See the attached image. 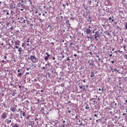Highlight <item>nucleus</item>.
Here are the masks:
<instances>
[{"instance_id": "obj_1", "label": "nucleus", "mask_w": 127, "mask_h": 127, "mask_svg": "<svg viewBox=\"0 0 127 127\" xmlns=\"http://www.w3.org/2000/svg\"><path fill=\"white\" fill-rule=\"evenodd\" d=\"M28 59H30V60L32 62V63H37L38 62L39 59L38 58L36 57L35 55H31L30 56V58H28Z\"/></svg>"}, {"instance_id": "obj_2", "label": "nucleus", "mask_w": 127, "mask_h": 127, "mask_svg": "<svg viewBox=\"0 0 127 127\" xmlns=\"http://www.w3.org/2000/svg\"><path fill=\"white\" fill-rule=\"evenodd\" d=\"M93 36L94 37V39L96 41H98V40H99V39H98V37L100 36V32H99V31H96L95 33V34L93 35Z\"/></svg>"}, {"instance_id": "obj_3", "label": "nucleus", "mask_w": 127, "mask_h": 127, "mask_svg": "<svg viewBox=\"0 0 127 127\" xmlns=\"http://www.w3.org/2000/svg\"><path fill=\"white\" fill-rule=\"evenodd\" d=\"M6 118H7V113L5 112L3 113L1 115V121H4Z\"/></svg>"}, {"instance_id": "obj_4", "label": "nucleus", "mask_w": 127, "mask_h": 127, "mask_svg": "<svg viewBox=\"0 0 127 127\" xmlns=\"http://www.w3.org/2000/svg\"><path fill=\"white\" fill-rule=\"evenodd\" d=\"M16 108H17V105H13V107L10 108V110L13 113L16 112Z\"/></svg>"}, {"instance_id": "obj_5", "label": "nucleus", "mask_w": 127, "mask_h": 127, "mask_svg": "<svg viewBox=\"0 0 127 127\" xmlns=\"http://www.w3.org/2000/svg\"><path fill=\"white\" fill-rule=\"evenodd\" d=\"M47 56L44 58V60L46 62L48 61V59H49V57H50V54H48V53H46Z\"/></svg>"}, {"instance_id": "obj_6", "label": "nucleus", "mask_w": 127, "mask_h": 127, "mask_svg": "<svg viewBox=\"0 0 127 127\" xmlns=\"http://www.w3.org/2000/svg\"><path fill=\"white\" fill-rule=\"evenodd\" d=\"M89 66H94V61L90 60L88 61Z\"/></svg>"}, {"instance_id": "obj_7", "label": "nucleus", "mask_w": 127, "mask_h": 127, "mask_svg": "<svg viewBox=\"0 0 127 127\" xmlns=\"http://www.w3.org/2000/svg\"><path fill=\"white\" fill-rule=\"evenodd\" d=\"M3 48L6 49H9L10 48V44H6V45L3 46Z\"/></svg>"}, {"instance_id": "obj_8", "label": "nucleus", "mask_w": 127, "mask_h": 127, "mask_svg": "<svg viewBox=\"0 0 127 127\" xmlns=\"http://www.w3.org/2000/svg\"><path fill=\"white\" fill-rule=\"evenodd\" d=\"M70 45L71 46V49H72L73 50H74V49H75V45H76V43L74 44L73 43H71L70 44Z\"/></svg>"}, {"instance_id": "obj_9", "label": "nucleus", "mask_w": 127, "mask_h": 127, "mask_svg": "<svg viewBox=\"0 0 127 127\" xmlns=\"http://www.w3.org/2000/svg\"><path fill=\"white\" fill-rule=\"evenodd\" d=\"M10 120H9L8 119H6L5 120V123L7 124V125H9L10 123H11V117L10 118Z\"/></svg>"}, {"instance_id": "obj_10", "label": "nucleus", "mask_w": 127, "mask_h": 127, "mask_svg": "<svg viewBox=\"0 0 127 127\" xmlns=\"http://www.w3.org/2000/svg\"><path fill=\"white\" fill-rule=\"evenodd\" d=\"M48 67H47V64H46L45 66H43L42 68V71H46V70H48Z\"/></svg>"}, {"instance_id": "obj_11", "label": "nucleus", "mask_w": 127, "mask_h": 127, "mask_svg": "<svg viewBox=\"0 0 127 127\" xmlns=\"http://www.w3.org/2000/svg\"><path fill=\"white\" fill-rule=\"evenodd\" d=\"M91 32H92V30H91V29H90L89 28H87L86 30V34H90V33H91Z\"/></svg>"}, {"instance_id": "obj_12", "label": "nucleus", "mask_w": 127, "mask_h": 127, "mask_svg": "<svg viewBox=\"0 0 127 127\" xmlns=\"http://www.w3.org/2000/svg\"><path fill=\"white\" fill-rule=\"evenodd\" d=\"M20 41L18 40H17L15 42V45H18V46H20Z\"/></svg>"}, {"instance_id": "obj_13", "label": "nucleus", "mask_w": 127, "mask_h": 127, "mask_svg": "<svg viewBox=\"0 0 127 127\" xmlns=\"http://www.w3.org/2000/svg\"><path fill=\"white\" fill-rule=\"evenodd\" d=\"M105 34L108 35V36H110L111 35V33H110L109 31H108V30H106L104 32Z\"/></svg>"}, {"instance_id": "obj_14", "label": "nucleus", "mask_w": 127, "mask_h": 127, "mask_svg": "<svg viewBox=\"0 0 127 127\" xmlns=\"http://www.w3.org/2000/svg\"><path fill=\"white\" fill-rule=\"evenodd\" d=\"M18 49V52H19V54H21V53L22 52V48L20 47Z\"/></svg>"}, {"instance_id": "obj_15", "label": "nucleus", "mask_w": 127, "mask_h": 127, "mask_svg": "<svg viewBox=\"0 0 127 127\" xmlns=\"http://www.w3.org/2000/svg\"><path fill=\"white\" fill-rule=\"evenodd\" d=\"M95 2H96V7H98V6H99V3H100V1H99V0H96V1H95Z\"/></svg>"}, {"instance_id": "obj_16", "label": "nucleus", "mask_w": 127, "mask_h": 127, "mask_svg": "<svg viewBox=\"0 0 127 127\" xmlns=\"http://www.w3.org/2000/svg\"><path fill=\"white\" fill-rule=\"evenodd\" d=\"M78 87L79 89H83V87H84V85L82 84L80 85V83H78Z\"/></svg>"}, {"instance_id": "obj_17", "label": "nucleus", "mask_w": 127, "mask_h": 127, "mask_svg": "<svg viewBox=\"0 0 127 127\" xmlns=\"http://www.w3.org/2000/svg\"><path fill=\"white\" fill-rule=\"evenodd\" d=\"M83 8H84V9H85V10H87V9H88V6L85 5V4H83Z\"/></svg>"}, {"instance_id": "obj_18", "label": "nucleus", "mask_w": 127, "mask_h": 127, "mask_svg": "<svg viewBox=\"0 0 127 127\" xmlns=\"http://www.w3.org/2000/svg\"><path fill=\"white\" fill-rule=\"evenodd\" d=\"M91 78H93V77H95V74H94V72H91V75H90Z\"/></svg>"}, {"instance_id": "obj_19", "label": "nucleus", "mask_w": 127, "mask_h": 127, "mask_svg": "<svg viewBox=\"0 0 127 127\" xmlns=\"http://www.w3.org/2000/svg\"><path fill=\"white\" fill-rule=\"evenodd\" d=\"M44 110H45V109H44V108H42L41 109V112H42V113H43V114H44Z\"/></svg>"}, {"instance_id": "obj_20", "label": "nucleus", "mask_w": 127, "mask_h": 127, "mask_svg": "<svg viewBox=\"0 0 127 127\" xmlns=\"http://www.w3.org/2000/svg\"><path fill=\"white\" fill-rule=\"evenodd\" d=\"M123 116H125L124 118H125V119H127V114L126 113H123Z\"/></svg>"}, {"instance_id": "obj_21", "label": "nucleus", "mask_w": 127, "mask_h": 127, "mask_svg": "<svg viewBox=\"0 0 127 127\" xmlns=\"http://www.w3.org/2000/svg\"><path fill=\"white\" fill-rule=\"evenodd\" d=\"M7 11V10L6 9L3 10V14H4V13H6Z\"/></svg>"}, {"instance_id": "obj_22", "label": "nucleus", "mask_w": 127, "mask_h": 127, "mask_svg": "<svg viewBox=\"0 0 127 127\" xmlns=\"http://www.w3.org/2000/svg\"><path fill=\"white\" fill-rule=\"evenodd\" d=\"M114 71H115V72H117V73H118V72H120V70H118V69H117V68L114 69Z\"/></svg>"}, {"instance_id": "obj_23", "label": "nucleus", "mask_w": 127, "mask_h": 127, "mask_svg": "<svg viewBox=\"0 0 127 127\" xmlns=\"http://www.w3.org/2000/svg\"><path fill=\"white\" fill-rule=\"evenodd\" d=\"M32 67H34V68H36V66H37V64H33L32 65Z\"/></svg>"}, {"instance_id": "obj_24", "label": "nucleus", "mask_w": 127, "mask_h": 127, "mask_svg": "<svg viewBox=\"0 0 127 127\" xmlns=\"http://www.w3.org/2000/svg\"><path fill=\"white\" fill-rule=\"evenodd\" d=\"M22 75V73H21V72H20L17 75V77H18V76H19V77H21V75Z\"/></svg>"}, {"instance_id": "obj_25", "label": "nucleus", "mask_w": 127, "mask_h": 127, "mask_svg": "<svg viewBox=\"0 0 127 127\" xmlns=\"http://www.w3.org/2000/svg\"><path fill=\"white\" fill-rule=\"evenodd\" d=\"M15 95H16V92H13V93L12 94V96L13 97H14V96H15Z\"/></svg>"}, {"instance_id": "obj_26", "label": "nucleus", "mask_w": 127, "mask_h": 127, "mask_svg": "<svg viewBox=\"0 0 127 127\" xmlns=\"http://www.w3.org/2000/svg\"><path fill=\"white\" fill-rule=\"evenodd\" d=\"M25 112L24 111L22 112V116L23 117H25Z\"/></svg>"}, {"instance_id": "obj_27", "label": "nucleus", "mask_w": 127, "mask_h": 127, "mask_svg": "<svg viewBox=\"0 0 127 127\" xmlns=\"http://www.w3.org/2000/svg\"><path fill=\"white\" fill-rule=\"evenodd\" d=\"M28 1H29V2H30V4H32V0H28Z\"/></svg>"}, {"instance_id": "obj_28", "label": "nucleus", "mask_w": 127, "mask_h": 127, "mask_svg": "<svg viewBox=\"0 0 127 127\" xmlns=\"http://www.w3.org/2000/svg\"><path fill=\"white\" fill-rule=\"evenodd\" d=\"M124 58L125 59H127V55H124Z\"/></svg>"}, {"instance_id": "obj_29", "label": "nucleus", "mask_w": 127, "mask_h": 127, "mask_svg": "<svg viewBox=\"0 0 127 127\" xmlns=\"http://www.w3.org/2000/svg\"><path fill=\"white\" fill-rule=\"evenodd\" d=\"M98 114H94V117H95V118H98Z\"/></svg>"}, {"instance_id": "obj_30", "label": "nucleus", "mask_w": 127, "mask_h": 127, "mask_svg": "<svg viewBox=\"0 0 127 127\" xmlns=\"http://www.w3.org/2000/svg\"><path fill=\"white\" fill-rule=\"evenodd\" d=\"M6 14L7 15H9V12H8V10H7V12H6Z\"/></svg>"}, {"instance_id": "obj_31", "label": "nucleus", "mask_w": 127, "mask_h": 127, "mask_svg": "<svg viewBox=\"0 0 127 127\" xmlns=\"http://www.w3.org/2000/svg\"><path fill=\"white\" fill-rule=\"evenodd\" d=\"M6 14L7 15H9V12H8V10H7V12H6Z\"/></svg>"}, {"instance_id": "obj_32", "label": "nucleus", "mask_w": 127, "mask_h": 127, "mask_svg": "<svg viewBox=\"0 0 127 127\" xmlns=\"http://www.w3.org/2000/svg\"><path fill=\"white\" fill-rule=\"evenodd\" d=\"M15 48H16V49H18L19 48V47L17 46H15Z\"/></svg>"}, {"instance_id": "obj_33", "label": "nucleus", "mask_w": 127, "mask_h": 127, "mask_svg": "<svg viewBox=\"0 0 127 127\" xmlns=\"http://www.w3.org/2000/svg\"><path fill=\"white\" fill-rule=\"evenodd\" d=\"M86 38H87V39H92V37H87Z\"/></svg>"}, {"instance_id": "obj_34", "label": "nucleus", "mask_w": 127, "mask_h": 127, "mask_svg": "<svg viewBox=\"0 0 127 127\" xmlns=\"http://www.w3.org/2000/svg\"><path fill=\"white\" fill-rule=\"evenodd\" d=\"M107 20H112V18L111 17H109V18L107 19Z\"/></svg>"}, {"instance_id": "obj_35", "label": "nucleus", "mask_w": 127, "mask_h": 127, "mask_svg": "<svg viewBox=\"0 0 127 127\" xmlns=\"http://www.w3.org/2000/svg\"><path fill=\"white\" fill-rule=\"evenodd\" d=\"M125 28L126 29H127V23H126L125 24Z\"/></svg>"}, {"instance_id": "obj_36", "label": "nucleus", "mask_w": 127, "mask_h": 127, "mask_svg": "<svg viewBox=\"0 0 127 127\" xmlns=\"http://www.w3.org/2000/svg\"><path fill=\"white\" fill-rule=\"evenodd\" d=\"M6 25L7 26L8 25H9V23L8 22L6 23Z\"/></svg>"}, {"instance_id": "obj_37", "label": "nucleus", "mask_w": 127, "mask_h": 127, "mask_svg": "<svg viewBox=\"0 0 127 127\" xmlns=\"http://www.w3.org/2000/svg\"><path fill=\"white\" fill-rule=\"evenodd\" d=\"M42 15H43L44 16H45L46 17H47V16H46V15L45 13H43Z\"/></svg>"}, {"instance_id": "obj_38", "label": "nucleus", "mask_w": 127, "mask_h": 127, "mask_svg": "<svg viewBox=\"0 0 127 127\" xmlns=\"http://www.w3.org/2000/svg\"><path fill=\"white\" fill-rule=\"evenodd\" d=\"M21 71V69H18L17 70V72H18V73H19V72H20Z\"/></svg>"}, {"instance_id": "obj_39", "label": "nucleus", "mask_w": 127, "mask_h": 127, "mask_svg": "<svg viewBox=\"0 0 127 127\" xmlns=\"http://www.w3.org/2000/svg\"><path fill=\"white\" fill-rule=\"evenodd\" d=\"M1 62H2V63H5V61H4V60H2L1 61Z\"/></svg>"}, {"instance_id": "obj_40", "label": "nucleus", "mask_w": 127, "mask_h": 127, "mask_svg": "<svg viewBox=\"0 0 127 127\" xmlns=\"http://www.w3.org/2000/svg\"><path fill=\"white\" fill-rule=\"evenodd\" d=\"M85 109H90V107H89L88 106V105L85 107Z\"/></svg>"}, {"instance_id": "obj_41", "label": "nucleus", "mask_w": 127, "mask_h": 127, "mask_svg": "<svg viewBox=\"0 0 127 127\" xmlns=\"http://www.w3.org/2000/svg\"><path fill=\"white\" fill-rule=\"evenodd\" d=\"M29 118H30V116L29 115L27 117V120H28V119H29Z\"/></svg>"}, {"instance_id": "obj_42", "label": "nucleus", "mask_w": 127, "mask_h": 127, "mask_svg": "<svg viewBox=\"0 0 127 127\" xmlns=\"http://www.w3.org/2000/svg\"><path fill=\"white\" fill-rule=\"evenodd\" d=\"M47 74H48L49 77H50V75H51L50 73L48 72Z\"/></svg>"}, {"instance_id": "obj_43", "label": "nucleus", "mask_w": 127, "mask_h": 127, "mask_svg": "<svg viewBox=\"0 0 127 127\" xmlns=\"http://www.w3.org/2000/svg\"><path fill=\"white\" fill-rule=\"evenodd\" d=\"M52 26H50V25H49L48 26V28H52Z\"/></svg>"}, {"instance_id": "obj_44", "label": "nucleus", "mask_w": 127, "mask_h": 127, "mask_svg": "<svg viewBox=\"0 0 127 127\" xmlns=\"http://www.w3.org/2000/svg\"><path fill=\"white\" fill-rule=\"evenodd\" d=\"M99 121H101V119L96 120V123H98Z\"/></svg>"}, {"instance_id": "obj_45", "label": "nucleus", "mask_w": 127, "mask_h": 127, "mask_svg": "<svg viewBox=\"0 0 127 127\" xmlns=\"http://www.w3.org/2000/svg\"><path fill=\"white\" fill-rule=\"evenodd\" d=\"M111 63H112V64H114V63H115V61H112Z\"/></svg>"}, {"instance_id": "obj_46", "label": "nucleus", "mask_w": 127, "mask_h": 127, "mask_svg": "<svg viewBox=\"0 0 127 127\" xmlns=\"http://www.w3.org/2000/svg\"><path fill=\"white\" fill-rule=\"evenodd\" d=\"M6 58H7V57L4 56V59L5 60V59H6Z\"/></svg>"}, {"instance_id": "obj_47", "label": "nucleus", "mask_w": 127, "mask_h": 127, "mask_svg": "<svg viewBox=\"0 0 127 127\" xmlns=\"http://www.w3.org/2000/svg\"><path fill=\"white\" fill-rule=\"evenodd\" d=\"M118 52H119V53H123V51H120V50H118Z\"/></svg>"}, {"instance_id": "obj_48", "label": "nucleus", "mask_w": 127, "mask_h": 127, "mask_svg": "<svg viewBox=\"0 0 127 127\" xmlns=\"http://www.w3.org/2000/svg\"><path fill=\"white\" fill-rule=\"evenodd\" d=\"M114 20L115 19H111V22H114Z\"/></svg>"}, {"instance_id": "obj_49", "label": "nucleus", "mask_w": 127, "mask_h": 127, "mask_svg": "<svg viewBox=\"0 0 127 127\" xmlns=\"http://www.w3.org/2000/svg\"><path fill=\"white\" fill-rule=\"evenodd\" d=\"M116 28H117V29H120V27H119V26H117V27H116Z\"/></svg>"}, {"instance_id": "obj_50", "label": "nucleus", "mask_w": 127, "mask_h": 127, "mask_svg": "<svg viewBox=\"0 0 127 127\" xmlns=\"http://www.w3.org/2000/svg\"><path fill=\"white\" fill-rule=\"evenodd\" d=\"M89 54H90V55H93V53L92 52H89Z\"/></svg>"}, {"instance_id": "obj_51", "label": "nucleus", "mask_w": 127, "mask_h": 127, "mask_svg": "<svg viewBox=\"0 0 127 127\" xmlns=\"http://www.w3.org/2000/svg\"><path fill=\"white\" fill-rule=\"evenodd\" d=\"M74 56L75 58H76V57H77V55H76V54H75L74 55Z\"/></svg>"}, {"instance_id": "obj_52", "label": "nucleus", "mask_w": 127, "mask_h": 127, "mask_svg": "<svg viewBox=\"0 0 127 127\" xmlns=\"http://www.w3.org/2000/svg\"><path fill=\"white\" fill-rule=\"evenodd\" d=\"M26 45H27V46H29L30 44H29V43H27Z\"/></svg>"}, {"instance_id": "obj_53", "label": "nucleus", "mask_w": 127, "mask_h": 127, "mask_svg": "<svg viewBox=\"0 0 127 127\" xmlns=\"http://www.w3.org/2000/svg\"><path fill=\"white\" fill-rule=\"evenodd\" d=\"M23 23H25V20L23 19Z\"/></svg>"}, {"instance_id": "obj_54", "label": "nucleus", "mask_w": 127, "mask_h": 127, "mask_svg": "<svg viewBox=\"0 0 127 127\" xmlns=\"http://www.w3.org/2000/svg\"><path fill=\"white\" fill-rule=\"evenodd\" d=\"M124 50H126V46H124Z\"/></svg>"}, {"instance_id": "obj_55", "label": "nucleus", "mask_w": 127, "mask_h": 127, "mask_svg": "<svg viewBox=\"0 0 127 127\" xmlns=\"http://www.w3.org/2000/svg\"><path fill=\"white\" fill-rule=\"evenodd\" d=\"M109 56H110V57H112V56H113V54H110V55H109Z\"/></svg>"}, {"instance_id": "obj_56", "label": "nucleus", "mask_w": 127, "mask_h": 127, "mask_svg": "<svg viewBox=\"0 0 127 127\" xmlns=\"http://www.w3.org/2000/svg\"><path fill=\"white\" fill-rule=\"evenodd\" d=\"M20 9V10H21V11H23V9H24L21 8V9Z\"/></svg>"}, {"instance_id": "obj_57", "label": "nucleus", "mask_w": 127, "mask_h": 127, "mask_svg": "<svg viewBox=\"0 0 127 127\" xmlns=\"http://www.w3.org/2000/svg\"><path fill=\"white\" fill-rule=\"evenodd\" d=\"M68 104H71V101H69L68 102Z\"/></svg>"}, {"instance_id": "obj_58", "label": "nucleus", "mask_w": 127, "mask_h": 127, "mask_svg": "<svg viewBox=\"0 0 127 127\" xmlns=\"http://www.w3.org/2000/svg\"><path fill=\"white\" fill-rule=\"evenodd\" d=\"M19 89H21V86L19 85Z\"/></svg>"}, {"instance_id": "obj_59", "label": "nucleus", "mask_w": 127, "mask_h": 127, "mask_svg": "<svg viewBox=\"0 0 127 127\" xmlns=\"http://www.w3.org/2000/svg\"><path fill=\"white\" fill-rule=\"evenodd\" d=\"M29 69H30V68H26V70H27V71H29Z\"/></svg>"}, {"instance_id": "obj_60", "label": "nucleus", "mask_w": 127, "mask_h": 127, "mask_svg": "<svg viewBox=\"0 0 127 127\" xmlns=\"http://www.w3.org/2000/svg\"><path fill=\"white\" fill-rule=\"evenodd\" d=\"M55 59H56V58H55V57H54V58H53V60H55Z\"/></svg>"}, {"instance_id": "obj_61", "label": "nucleus", "mask_w": 127, "mask_h": 127, "mask_svg": "<svg viewBox=\"0 0 127 127\" xmlns=\"http://www.w3.org/2000/svg\"><path fill=\"white\" fill-rule=\"evenodd\" d=\"M63 124H64V123H66V121H63Z\"/></svg>"}, {"instance_id": "obj_62", "label": "nucleus", "mask_w": 127, "mask_h": 127, "mask_svg": "<svg viewBox=\"0 0 127 127\" xmlns=\"http://www.w3.org/2000/svg\"><path fill=\"white\" fill-rule=\"evenodd\" d=\"M28 74H29V72H26V75H28Z\"/></svg>"}, {"instance_id": "obj_63", "label": "nucleus", "mask_w": 127, "mask_h": 127, "mask_svg": "<svg viewBox=\"0 0 127 127\" xmlns=\"http://www.w3.org/2000/svg\"><path fill=\"white\" fill-rule=\"evenodd\" d=\"M27 42H29V39H28V40L27 41Z\"/></svg>"}, {"instance_id": "obj_64", "label": "nucleus", "mask_w": 127, "mask_h": 127, "mask_svg": "<svg viewBox=\"0 0 127 127\" xmlns=\"http://www.w3.org/2000/svg\"><path fill=\"white\" fill-rule=\"evenodd\" d=\"M101 90L102 89L101 88H99V89H98L99 91H101Z\"/></svg>"}]
</instances>
